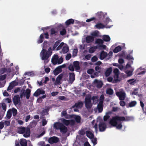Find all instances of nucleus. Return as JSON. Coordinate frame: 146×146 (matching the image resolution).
Masks as SVG:
<instances>
[{"mask_svg": "<svg viewBox=\"0 0 146 146\" xmlns=\"http://www.w3.org/2000/svg\"><path fill=\"white\" fill-rule=\"evenodd\" d=\"M133 119V118L132 117L115 116L113 117L110 119L109 123L112 126L116 127L117 129H121L122 127L121 121H129Z\"/></svg>", "mask_w": 146, "mask_h": 146, "instance_id": "obj_1", "label": "nucleus"}, {"mask_svg": "<svg viewBox=\"0 0 146 146\" xmlns=\"http://www.w3.org/2000/svg\"><path fill=\"white\" fill-rule=\"evenodd\" d=\"M49 44L47 41H44L43 44L42 45V50L40 53V56L42 60H44V62L45 64L47 63L48 61V58L50 57L52 54L51 48H49L48 50L46 51V48L48 46Z\"/></svg>", "mask_w": 146, "mask_h": 146, "instance_id": "obj_2", "label": "nucleus"}, {"mask_svg": "<svg viewBox=\"0 0 146 146\" xmlns=\"http://www.w3.org/2000/svg\"><path fill=\"white\" fill-rule=\"evenodd\" d=\"M91 123L96 132H97L98 131V124L99 128L100 131H104L106 128L107 126L106 123L102 120V118L100 116H98L97 117L96 121L94 120Z\"/></svg>", "mask_w": 146, "mask_h": 146, "instance_id": "obj_3", "label": "nucleus"}, {"mask_svg": "<svg viewBox=\"0 0 146 146\" xmlns=\"http://www.w3.org/2000/svg\"><path fill=\"white\" fill-rule=\"evenodd\" d=\"M17 131L19 133L23 134V136L25 137L29 136L30 134V128L27 127H21L17 128Z\"/></svg>", "mask_w": 146, "mask_h": 146, "instance_id": "obj_4", "label": "nucleus"}, {"mask_svg": "<svg viewBox=\"0 0 146 146\" xmlns=\"http://www.w3.org/2000/svg\"><path fill=\"white\" fill-rule=\"evenodd\" d=\"M54 128L56 129H59L61 132L66 133L67 130V127L62 123L59 122H56L54 124Z\"/></svg>", "mask_w": 146, "mask_h": 146, "instance_id": "obj_5", "label": "nucleus"}, {"mask_svg": "<svg viewBox=\"0 0 146 146\" xmlns=\"http://www.w3.org/2000/svg\"><path fill=\"white\" fill-rule=\"evenodd\" d=\"M62 47V50L61 51V53L65 54L67 53L69 51V48L67 45L62 42L56 48V50H60Z\"/></svg>", "mask_w": 146, "mask_h": 146, "instance_id": "obj_6", "label": "nucleus"}, {"mask_svg": "<svg viewBox=\"0 0 146 146\" xmlns=\"http://www.w3.org/2000/svg\"><path fill=\"white\" fill-rule=\"evenodd\" d=\"M52 62L54 64H60L63 62V58L62 57L59 58L58 55L55 54L52 58Z\"/></svg>", "mask_w": 146, "mask_h": 146, "instance_id": "obj_7", "label": "nucleus"}, {"mask_svg": "<svg viewBox=\"0 0 146 146\" xmlns=\"http://www.w3.org/2000/svg\"><path fill=\"white\" fill-rule=\"evenodd\" d=\"M52 62L54 64H60L63 62V58L62 57L59 58L58 55L55 54L52 58Z\"/></svg>", "mask_w": 146, "mask_h": 146, "instance_id": "obj_8", "label": "nucleus"}, {"mask_svg": "<svg viewBox=\"0 0 146 146\" xmlns=\"http://www.w3.org/2000/svg\"><path fill=\"white\" fill-rule=\"evenodd\" d=\"M95 43L98 44L96 46L99 49H105L106 48V46L105 45L103 44L104 41L101 39H97L95 41Z\"/></svg>", "mask_w": 146, "mask_h": 146, "instance_id": "obj_9", "label": "nucleus"}, {"mask_svg": "<svg viewBox=\"0 0 146 146\" xmlns=\"http://www.w3.org/2000/svg\"><path fill=\"white\" fill-rule=\"evenodd\" d=\"M91 100L90 95H89L86 96L85 101V104L86 107L88 109H90L92 106Z\"/></svg>", "mask_w": 146, "mask_h": 146, "instance_id": "obj_10", "label": "nucleus"}, {"mask_svg": "<svg viewBox=\"0 0 146 146\" xmlns=\"http://www.w3.org/2000/svg\"><path fill=\"white\" fill-rule=\"evenodd\" d=\"M116 95L119 97L120 100H124L126 96V94L123 90H121L116 92Z\"/></svg>", "mask_w": 146, "mask_h": 146, "instance_id": "obj_11", "label": "nucleus"}, {"mask_svg": "<svg viewBox=\"0 0 146 146\" xmlns=\"http://www.w3.org/2000/svg\"><path fill=\"white\" fill-rule=\"evenodd\" d=\"M107 13L102 11H99L95 14L96 17L98 18L100 21L102 20L106 17Z\"/></svg>", "mask_w": 146, "mask_h": 146, "instance_id": "obj_12", "label": "nucleus"}, {"mask_svg": "<svg viewBox=\"0 0 146 146\" xmlns=\"http://www.w3.org/2000/svg\"><path fill=\"white\" fill-rule=\"evenodd\" d=\"M60 120L62 123L66 125H68L70 124L71 125H73L75 123V121L74 120L70 119L67 120L63 118H61Z\"/></svg>", "mask_w": 146, "mask_h": 146, "instance_id": "obj_13", "label": "nucleus"}, {"mask_svg": "<svg viewBox=\"0 0 146 146\" xmlns=\"http://www.w3.org/2000/svg\"><path fill=\"white\" fill-rule=\"evenodd\" d=\"M121 46H118L115 47L113 50V52L114 53H117L120 51L121 50L122 48H125V44L123 43H122Z\"/></svg>", "mask_w": 146, "mask_h": 146, "instance_id": "obj_14", "label": "nucleus"}, {"mask_svg": "<svg viewBox=\"0 0 146 146\" xmlns=\"http://www.w3.org/2000/svg\"><path fill=\"white\" fill-rule=\"evenodd\" d=\"M98 29H103L104 28H110L111 27V26H106L105 25L102 23H97L95 26Z\"/></svg>", "mask_w": 146, "mask_h": 146, "instance_id": "obj_15", "label": "nucleus"}, {"mask_svg": "<svg viewBox=\"0 0 146 146\" xmlns=\"http://www.w3.org/2000/svg\"><path fill=\"white\" fill-rule=\"evenodd\" d=\"M102 82L100 80L95 79L93 83V85L94 86H96L98 88H101L102 86Z\"/></svg>", "mask_w": 146, "mask_h": 146, "instance_id": "obj_16", "label": "nucleus"}, {"mask_svg": "<svg viewBox=\"0 0 146 146\" xmlns=\"http://www.w3.org/2000/svg\"><path fill=\"white\" fill-rule=\"evenodd\" d=\"M75 79V75L73 73H70L68 82L71 84L74 81Z\"/></svg>", "mask_w": 146, "mask_h": 146, "instance_id": "obj_17", "label": "nucleus"}, {"mask_svg": "<svg viewBox=\"0 0 146 146\" xmlns=\"http://www.w3.org/2000/svg\"><path fill=\"white\" fill-rule=\"evenodd\" d=\"M45 92V91L42 89H38L34 94V95L35 96H37L40 94H44Z\"/></svg>", "mask_w": 146, "mask_h": 146, "instance_id": "obj_18", "label": "nucleus"}, {"mask_svg": "<svg viewBox=\"0 0 146 146\" xmlns=\"http://www.w3.org/2000/svg\"><path fill=\"white\" fill-rule=\"evenodd\" d=\"M48 142L51 144L56 143L58 141V139L56 137H53L50 138L48 140Z\"/></svg>", "mask_w": 146, "mask_h": 146, "instance_id": "obj_19", "label": "nucleus"}, {"mask_svg": "<svg viewBox=\"0 0 146 146\" xmlns=\"http://www.w3.org/2000/svg\"><path fill=\"white\" fill-rule=\"evenodd\" d=\"M105 58H106L107 60V53L104 51H102L100 53V58L101 60H103Z\"/></svg>", "mask_w": 146, "mask_h": 146, "instance_id": "obj_20", "label": "nucleus"}, {"mask_svg": "<svg viewBox=\"0 0 146 146\" xmlns=\"http://www.w3.org/2000/svg\"><path fill=\"white\" fill-rule=\"evenodd\" d=\"M113 72L115 74L114 77L116 79H118L119 76V70L117 68H115L113 70Z\"/></svg>", "mask_w": 146, "mask_h": 146, "instance_id": "obj_21", "label": "nucleus"}, {"mask_svg": "<svg viewBox=\"0 0 146 146\" xmlns=\"http://www.w3.org/2000/svg\"><path fill=\"white\" fill-rule=\"evenodd\" d=\"M86 42L91 43L94 41V38L91 36H88L86 37Z\"/></svg>", "mask_w": 146, "mask_h": 146, "instance_id": "obj_22", "label": "nucleus"}, {"mask_svg": "<svg viewBox=\"0 0 146 146\" xmlns=\"http://www.w3.org/2000/svg\"><path fill=\"white\" fill-rule=\"evenodd\" d=\"M83 105V103L81 102H79L77 103H76L75 105L72 106L73 108L75 107L78 108H81L82 106Z\"/></svg>", "mask_w": 146, "mask_h": 146, "instance_id": "obj_23", "label": "nucleus"}, {"mask_svg": "<svg viewBox=\"0 0 146 146\" xmlns=\"http://www.w3.org/2000/svg\"><path fill=\"white\" fill-rule=\"evenodd\" d=\"M102 20V23L104 24H106V25L109 23V22H111V20L108 17L104 18Z\"/></svg>", "mask_w": 146, "mask_h": 146, "instance_id": "obj_24", "label": "nucleus"}, {"mask_svg": "<svg viewBox=\"0 0 146 146\" xmlns=\"http://www.w3.org/2000/svg\"><path fill=\"white\" fill-rule=\"evenodd\" d=\"M86 133L87 137L90 139L94 137L93 133L90 131H87L86 132Z\"/></svg>", "mask_w": 146, "mask_h": 146, "instance_id": "obj_25", "label": "nucleus"}, {"mask_svg": "<svg viewBox=\"0 0 146 146\" xmlns=\"http://www.w3.org/2000/svg\"><path fill=\"white\" fill-rule=\"evenodd\" d=\"M20 101V98L19 96H15L13 98V102L15 105L18 104Z\"/></svg>", "mask_w": 146, "mask_h": 146, "instance_id": "obj_26", "label": "nucleus"}, {"mask_svg": "<svg viewBox=\"0 0 146 146\" xmlns=\"http://www.w3.org/2000/svg\"><path fill=\"white\" fill-rule=\"evenodd\" d=\"M111 113V111H109L106 113V115L104 117V120L105 122L110 117V115Z\"/></svg>", "mask_w": 146, "mask_h": 146, "instance_id": "obj_27", "label": "nucleus"}, {"mask_svg": "<svg viewBox=\"0 0 146 146\" xmlns=\"http://www.w3.org/2000/svg\"><path fill=\"white\" fill-rule=\"evenodd\" d=\"M112 71V68L111 67L109 68H107L105 72V75L106 76H109Z\"/></svg>", "mask_w": 146, "mask_h": 146, "instance_id": "obj_28", "label": "nucleus"}, {"mask_svg": "<svg viewBox=\"0 0 146 146\" xmlns=\"http://www.w3.org/2000/svg\"><path fill=\"white\" fill-rule=\"evenodd\" d=\"M102 38L103 40L106 42H108L110 40V38L108 35H104L103 36Z\"/></svg>", "mask_w": 146, "mask_h": 146, "instance_id": "obj_29", "label": "nucleus"}, {"mask_svg": "<svg viewBox=\"0 0 146 146\" xmlns=\"http://www.w3.org/2000/svg\"><path fill=\"white\" fill-rule=\"evenodd\" d=\"M134 70V69L132 68L131 70L124 71V72L127 74V76H130L132 75L133 72Z\"/></svg>", "mask_w": 146, "mask_h": 146, "instance_id": "obj_30", "label": "nucleus"}, {"mask_svg": "<svg viewBox=\"0 0 146 146\" xmlns=\"http://www.w3.org/2000/svg\"><path fill=\"white\" fill-rule=\"evenodd\" d=\"M20 143L21 146H27V141L25 139H21L20 140Z\"/></svg>", "mask_w": 146, "mask_h": 146, "instance_id": "obj_31", "label": "nucleus"}, {"mask_svg": "<svg viewBox=\"0 0 146 146\" xmlns=\"http://www.w3.org/2000/svg\"><path fill=\"white\" fill-rule=\"evenodd\" d=\"M73 65L76 70H78L80 69V67L79 66V63L78 62H74L73 63Z\"/></svg>", "mask_w": 146, "mask_h": 146, "instance_id": "obj_32", "label": "nucleus"}, {"mask_svg": "<svg viewBox=\"0 0 146 146\" xmlns=\"http://www.w3.org/2000/svg\"><path fill=\"white\" fill-rule=\"evenodd\" d=\"M72 118L74 119L77 123H80V121L81 118L79 116L73 115Z\"/></svg>", "mask_w": 146, "mask_h": 146, "instance_id": "obj_33", "label": "nucleus"}, {"mask_svg": "<svg viewBox=\"0 0 146 146\" xmlns=\"http://www.w3.org/2000/svg\"><path fill=\"white\" fill-rule=\"evenodd\" d=\"M62 70H60L58 67H57L53 71L54 74L56 75L61 72Z\"/></svg>", "mask_w": 146, "mask_h": 146, "instance_id": "obj_34", "label": "nucleus"}, {"mask_svg": "<svg viewBox=\"0 0 146 146\" xmlns=\"http://www.w3.org/2000/svg\"><path fill=\"white\" fill-rule=\"evenodd\" d=\"M74 20L72 19H70L67 20L65 22V24L66 25H69L73 24L74 23Z\"/></svg>", "mask_w": 146, "mask_h": 146, "instance_id": "obj_35", "label": "nucleus"}, {"mask_svg": "<svg viewBox=\"0 0 146 146\" xmlns=\"http://www.w3.org/2000/svg\"><path fill=\"white\" fill-rule=\"evenodd\" d=\"M30 92L31 91L29 89H27L25 93V94L26 95V98L27 99H28L29 98L30 96Z\"/></svg>", "mask_w": 146, "mask_h": 146, "instance_id": "obj_36", "label": "nucleus"}, {"mask_svg": "<svg viewBox=\"0 0 146 146\" xmlns=\"http://www.w3.org/2000/svg\"><path fill=\"white\" fill-rule=\"evenodd\" d=\"M97 48H98L96 46L92 47L90 48L89 52L90 53H92Z\"/></svg>", "mask_w": 146, "mask_h": 146, "instance_id": "obj_37", "label": "nucleus"}, {"mask_svg": "<svg viewBox=\"0 0 146 146\" xmlns=\"http://www.w3.org/2000/svg\"><path fill=\"white\" fill-rule=\"evenodd\" d=\"M92 100L93 101V104H96L98 102V96H93L92 98Z\"/></svg>", "mask_w": 146, "mask_h": 146, "instance_id": "obj_38", "label": "nucleus"}, {"mask_svg": "<svg viewBox=\"0 0 146 146\" xmlns=\"http://www.w3.org/2000/svg\"><path fill=\"white\" fill-rule=\"evenodd\" d=\"M99 32L98 31H95L90 33V35L92 36L98 37L99 35Z\"/></svg>", "mask_w": 146, "mask_h": 146, "instance_id": "obj_39", "label": "nucleus"}, {"mask_svg": "<svg viewBox=\"0 0 146 146\" xmlns=\"http://www.w3.org/2000/svg\"><path fill=\"white\" fill-rule=\"evenodd\" d=\"M12 111L11 109L9 110L7 112L6 116L8 119H10L12 116Z\"/></svg>", "mask_w": 146, "mask_h": 146, "instance_id": "obj_40", "label": "nucleus"}, {"mask_svg": "<svg viewBox=\"0 0 146 146\" xmlns=\"http://www.w3.org/2000/svg\"><path fill=\"white\" fill-rule=\"evenodd\" d=\"M48 111L49 109L48 108L44 110L41 112V114L42 116L45 115L48 113Z\"/></svg>", "mask_w": 146, "mask_h": 146, "instance_id": "obj_41", "label": "nucleus"}, {"mask_svg": "<svg viewBox=\"0 0 146 146\" xmlns=\"http://www.w3.org/2000/svg\"><path fill=\"white\" fill-rule=\"evenodd\" d=\"M60 42V41L59 40H58L56 41L54 44L53 47V50H56V48L59 45V44Z\"/></svg>", "mask_w": 146, "mask_h": 146, "instance_id": "obj_42", "label": "nucleus"}, {"mask_svg": "<svg viewBox=\"0 0 146 146\" xmlns=\"http://www.w3.org/2000/svg\"><path fill=\"white\" fill-rule=\"evenodd\" d=\"M62 75L60 74L56 78V82L57 84H58L59 83H60V80L62 79Z\"/></svg>", "mask_w": 146, "mask_h": 146, "instance_id": "obj_43", "label": "nucleus"}, {"mask_svg": "<svg viewBox=\"0 0 146 146\" xmlns=\"http://www.w3.org/2000/svg\"><path fill=\"white\" fill-rule=\"evenodd\" d=\"M103 104H98V110L99 112H101L103 110Z\"/></svg>", "mask_w": 146, "mask_h": 146, "instance_id": "obj_44", "label": "nucleus"}, {"mask_svg": "<svg viewBox=\"0 0 146 146\" xmlns=\"http://www.w3.org/2000/svg\"><path fill=\"white\" fill-rule=\"evenodd\" d=\"M44 38V35L42 34L40 36L39 39L38 40L37 42L38 43H40L43 41Z\"/></svg>", "mask_w": 146, "mask_h": 146, "instance_id": "obj_45", "label": "nucleus"}, {"mask_svg": "<svg viewBox=\"0 0 146 146\" xmlns=\"http://www.w3.org/2000/svg\"><path fill=\"white\" fill-rule=\"evenodd\" d=\"M92 142L93 144V145L94 146L97 144V139L96 138L94 137L93 138L90 139Z\"/></svg>", "mask_w": 146, "mask_h": 146, "instance_id": "obj_46", "label": "nucleus"}, {"mask_svg": "<svg viewBox=\"0 0 146 146\" xmlns=\"http://www.w3.org/2000/svg\"><path fill=\"white\" fill-rule=\"evenodd\" d=\"M137 104V102L135 101H131L129 104V106L131 107L135 106Z\"/></svg>", "mask_w": 146, "mask_h": 146, "instance_id": "obj_47", "label": "nucleus"}, {"mask_svg": "<svg viewBox=\"0 0 146 146\" xmlns=\"http://www.w3.org/2000/svg\"><path fill=\"white\" fill-rule=\"evenodd\" d=\"M11 111H12V113H13V116H15L17 115V110L16 109L13 108L12 109H11Z\"/></svg>", "mask_w": 146, "mask_h": 146, "instance_id": "obj_48", "label": "nucleus"}, {"mask_svg": "<svg viewBox=\"0 0 146 146\" xmlns=\"http://www.w3.org/2000/svg\"><path fill=\"white\" fill-rule=\"evenodd\" d=\"M113 90L111 89L108 88L107 89L106 93L107 94H108L109 95H112L113 94Z\"/></svg>", "mask_w": 146, "mask_h": 146, "instance_id": "obj_49", "label": "nucleus"}, {"mask_svg": "<svg viewBox=\"0 0 146 146\" xmlns=\"http://www.w3.org/2000/svg\"><path fill=\"white\" fill-rule=\"evenodd\" d=\"M104 98V96L103 95L101 96L100 98V101L99 104H103V101Z\"/></svg>", "mask_w": 146, "mask_h": 146, "instance_id": "obj_50", "label": "nucleus"}, {"mask_svg": "<svg viewBox=\"0 0 146 146\" xmlns=\"http://www.w3.org/2000/svg\"><path fill=\"white\" fill-rule=\"evenodd\" d=\"M74 67L73 64H70L69 65L68 68L70 70L73 71L74 70Z\"/></svg>", "mask_w": 146, "mask_h": 146, "instance_id": "obj_51", "label": "nucleus"}, {"mask_svg": "<svg viewBox=\"0 0 146 146\" xmlns=\"http://www.w3.org/2000/svg\"><path fill=\"white\" fill-rule=\"evenodd\" d=\"M10 84L13 87H14V86H16L18 85V83L17 82H16L15 80H14V81H12L10 83Z\"/></svg>", "mask_w": 146, "mask_h": 146, "instance_id": "obj_52", "label": "nucleus"}, {"mask_svg": "<svg viewBox=\"0 0 146 146\" xmlns=\"http://www.w3.org/2000/svg\"><path fill=\"white\" fill-rule=\"evenodd\" d=\"M113 54L112 52H110L108 54H107V60H109Z\"/></svg>", "mask_w": 146, "mask_h": 146, "instance_id": "obj_53", "label": "nucleus"}, {"mask_svg": "<svg viewBox=\"0 0 146 146\" xmlns=\"http://www.w3.org/2000/svg\"><path fill=\"white\" fill-rule=\"evenodd\" d=\"M91 55L90 54H88L86 55L85 56L84 59L85 60H89L91 57Z\"/></svg>", "mask_w": 146, "mask_h": 146, "instance_id": "obj_54", "label": "nucleus"}, {"mask_svg": "<svg viewBox=\"0 0 146 146\" xmlns=\"http://www.w3.org/2000/svg\"><path fill=\"white\" fill-rule=\"evenodd\" d=\"M66 33V30L65 29H63L60 31V34L61 35H63Z\"/></svg>", "mask_w": 146, "mask_h": 146, "instance_id": "obj_55", "label": "nucleus"}, {"mask_svg": "<svg viewBox=\"0 0 146 146\" xmlns=\"http://www.w3.org/2000/svg\"><path fill=\"white\" fill-rule=\"evenodd\" d=\"M2 107L3 110L5 111L6 110L7 106L5 103L2 104Z\"/></svg>", "mask_w": 146, "mask_h": 146, "instance_id": "obj_56", "label": "nucleus"}, {"mask_svg": "<svg viewBox=\"0 0 146 146\" xmlns=\"http://www.w3.org/2000/svg\"><path fill=\"white\" fill-rule=\"evenodd\" d=\"M133 63V61L132 60L129 61V62L126 65V68H129L131 67L130 64H132Z\"/></svg>", "mask_w": 146, "mask_h": 146, "instance_id": "obj_57", "label": "nucleus"}, {"mask_svg": "<svg viewBox=\"0 0 146 146\" xmlns=\"http://www.w3.org/2000/svg\"><path fill=\"white\" fill-rule=\"evenodd\" d=\"M78 52V50L77 49H74L73 51V56L75 57L77 54Z\"/></svg>", "mask_w": 146, "mask_h": 146, "instance_id": "obj_58", "label": "nucleus"}, {"mask_svg": "<svg viewBox=\"0 0 146 146\" xmlns=\"http://www.w3.org/2000/svg\"><path fill=\"white\" fill-rule=\"evenodd\" d=\"M96 19V18L95 17H92L90 18V19H87L86 20V21L87 22H91L92 21H93L94 20H95Z\"/></svg>", "mask_w": 146, "mask_h": 146, "instance_id": "obj_59", "label": "nucleus"}, {"mask_svg": "<svg viewBox=\"0 0 146 146\" xmlns=\"http://www.w3.org/2000/svg\"><path fill=\"white\" fill-rule=\"evenodd\" d=\"M7 71V69L5 68H2L0 70V73L1 74H3Z\"/></svg>", "mask_w": 146, "mask_h": 146, "instance_id": "obj_60", "label": "nucleus"}, {"mask_svg": "<svg viewBox=\"0 0 146 146\" xmlns=\"http://www.w3.org/2000/svg\"><path fill=\"white\" fill-rule=\"evenodd\" d=\"M126 58L129 60H133L134 58L133 57H132L131 55L130 54H129L128 55L127 57Z\"/></svg>", "mask_w": 146, "mask_h": 146, "instance_id": "obj_61", "label": "nucleus"}, {"mask_svg": "<svg viewBox=\"0 0 146 146\" xmlns=\"http://www.w3.org/2000/svg\"><path fill=\"white\" fill-rule=\"evenodd\" d=\"M7 76L6 74H4L0 76V81L1 80H3L5 79Z\"/></svg>", "mask_w": 146, "mask_h": 146, "instance_id": "obj_62", "label": "nucleus"}, {"mask_svg": "<svg viewBox=\"0 0 146 146\" xmlns=\"http://www.w3.org/2000/svg\"><path fill=\"white\" fill-rule=\"evenodd\" d=\"M13 87L10 84L7 88V90L9 92H11V90L13 88Z\"/></svg>", "mask_w": 146, "mask_h": 146, "instance_id": "obj_63", "label": "nucleus"}, {"mask_svg": "<svg viewBox=\"0 0 146 146\" xmlns=\"http://www.w3.org/2000/svg\"><path fill=\"white\" fill-rule=\"evenodd\" d=\"M71 57V55L70 54H67L66 56V60H69Z\"/></svg>", "mask_w": 146, "mask_h": 146, "instance_id": "obj_64", "label": "nucleus"}]
</instances>
